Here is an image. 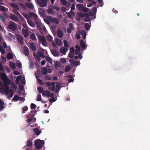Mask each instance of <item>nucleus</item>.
Instances as JSON below:
<instances>
[{"instance_id": "obj_45", "label": "nucleus", "mask_w": 150, "mask_h": 150, "mask_svg": "<svg viewBox=\"0 0 150 150\" xmlns=\"http://www.w3.org/2000/svg\"><path fill=\"white\" fill-rule=\"evenodd\" d=\"M22 113H24L26 111H27L28 110V107L27 106H25L24 107L22 108Z\"/></svg>"}, {"instance_id": "obj_15", "label": "nucleus", "mask_w": 150, "mask_h": 150, "mask_svg": "<svg viewBox=\"0 0 150 150\" xmlns=\"http://www.w3.org/2000/svg\"><path fill=\"white\" fill-rule=\"evenodd\" d=\"M38 144L42 145L44 144V141L43 140H41L40 139L36 140L35 141V145H36Z\"/></svg>"}, {"instance_id": "obj_11", "label": "nucleus", "mask_w": 150, "mask_h": 150, "mask_svg": "<svg viewBox=\"0 0 150 150\" xmlns=\"http://www.w3.org/2000/svg\"><path fill=\"white\" fill-rule=\"evenodd\" d=\"M24 52L25 56H28L29 54V50L28 47L26 46H24L23 47Z\"/></svg>"}, {"instance_id": "obj_61", "label": "nucleus", "mask_w": 150, "mask_h": 150, "mask_svg": "<svg viewBox=\"0 0 150 150\" xmlns=\"http://www.w3.org/2000/svg\"><path fill=\"white\" fill-rule=\"evenodd\" d=\"M69 28H70L72 30H74V27L73 26V24L72 23H70L69 24Z\"/></svg>"}, {"instance_id": "obj_37", "label": "nucleus", "mask_w": 150, "mask_h": 150, "mask_svg": "<svg viewBox=\"0 0 150 150\" xmlns=\"http://www.w3.org/2000/svg\"><path fill=\"white\" fill-rule=\"evenodd\" d=\"M37 90L38 91L39 93H42L43 91V89L42 87L39 86L37 87Z\"/></svg>"}, {"instance_id": "obj_4", "label": "nucleus", "mask_w": 150, "mask_h": 150, "mask_svg": "<svg viewBox=\"0 0 150 150\" xmlns=\"http://www.w3.org/2000/svg\"><path fill=\"white\" fill-rule=\"evenodd\" d=\"M76 8L80 11H82L86 13L88 11V8L84 7L83 5L81 4H79L76 5Z\"/></svg>"}, {"instance_id": "obj_13", "label": "nucleus", "mask_w": 150, "mask_h": 150, "mask_svg": "<svg viewBox=\"0 0 150 150\" xmlns=\"http://www.w3.org/2000/svg\"><path fill=\"white\" fill-rule=\"evenodd\" d=\"M17 39L20 44L22 45L24 44V42L23 41V39L22 37L20 35H18L17 36Z\"/></svg>"}, {"instance_id": "obj_9", "label": "nucleus", "mask_w": 150, "mask_h": 150, "mask_svg": "<svg viewBox=\"0 0 150 150\" xmlns=\"http://www.w3.org/2000/svg\"><path fill=\"white\" fill-rule=\"evenodd\" d=\"M9 17L14 21L16 22L19 20L18 18L13 14H11L9 16Z\"/></svg>"}, {"instance_id": "obj_39", "label": "nucleus", "mask_w": 150, "mask_h": 150, "mask_svg": "<svg viewBox=\"0 0 150 150\" xmlns=\"http://www.w3.org/2000/svg\"><path fill=\"white\" fill-rule=\"evenodd\" d=\"M84 27L87 30H89L90 29V26L88 23H86L84 25Z\"/></svg>"}, {"instance_id": "obj_17", "label": "nucleus", "mask_w": 150, "mask_h": 150, "mask_svg": "<svg viewBox=\"0 0 150 150\" xmlns=\"http://www.w3.org/2000/svg\"><path fill=\"white\" fill-rule=\"evenodd\" d=\"M27 22L29 25L31 26L34 27L35 26V24L30 19H28L27 20Z\"/></svg>"}, {"instance_id": "obj_3", "label": "nucleus", "mask_w": 150, "mask_h": 150, "mask_svg": "<svg viewBox=\"0 0 150 150\" xmlns=\"http://www.w3.org/2000/svg\"><path fill=\"white\" fill-rule=\"evenodd\" d=\"M48 1V0H35L36 3L42 7L47 6V2Z\"/></svg>"}, {"instance_id": "obj_51", "label": "nucleus", "mask_w": 150, "mask_h": 150, "mask_svg": "<svg viewBox=\"0 0 150 150\" xmlns=\"http://www.w3.org/2000/svg\"><path fill=\"white\" fill-rule=\"evenodd\" d=\"M55 64L56 66L59 67H62L61 64L58 61L56 62Z\"/></svg>"}, {"instance_id": "obj_22", "label": "nucleus", "mask_w": 150, "mask_h": 150, "mask_svg": "<svg viewBox=\"0 0 150 150\" xmlns=\"http://www.w3.org/2000/svg\"><path fill=\"white\" fill-rule=\"evenodd\" d=\"M30 47L31 50L33 51H36V47L35 44L33 43H30Z\"/></svg>"}, {"instance_id": "obj_23", "label": "nucleus", "mask_w": 150, "mask_h": 150, "mask_svg": "<svg viewBox=\"0 0 150 150\" xmlns=\"http://www.w3.org/2000/svg\"><path fill=\"white\" fill-rule=\"evenodd\" d=\"M55 40L56 43L57 45L59 46H61L62 45V41L60 40L58 38H56Z\"/></svg>"}, {"instance_id": "obj_40", "label": "nucleus", "mask_w": 150, "mask_h": 150, "mask_svg": "<svg viewBox=\"0 0 150 150\" xmlns=\"http://www.w3.org/2000/svg\"><path fill=\"white\" fill-rule=\"evenodd\" d=\"M20 98V97L17 95H15L12 99V100L15 101L18 100Z\"/></svg>"}, {"instance_id": "obj_62", "label": "nucleus", "mask_w": 150, "mask_h": 150, "mask_svg": "<svg viewBox=\"0 0 150 150\" xmlns=\"http://www.w3.org/2000/svg\"><path fill=\"white\" fill-rule=\"evenodd\" d=\"M16 66L19 68H21V63H20L19 62L16 63Z\"/></svg>"}, {"instance_id": "obj_52", "label": "nucleus", "mask_w": 150, "mask_h": 150, "mask_svg": "<svg viewBox=\"0 0 150 150\" xmlns=\"http://www.w3.org/2000/svg\"><path fill=\"white\" fill-rule=\"evenodd\" d=\"M37 107L36 105L32 103L30 105V108L31 109H35Z\"/></svg>"}, {"instance_id": "obj_56", "label": "nucleus", "mask_w": 150, "mask_h": 150, "mask_svg": "<svg viewBox=\"0 0 150 150\" xmlns=\"http://www.w3.org/2000/svg\"><path fill=\"white\" fill-rule=\"evenodd\" d=\"M69 57L70 58H72L74 56V53L70 52L68 55Z\"/></svg>"}, {"instance_id": "obj_29", "label": "nucleus", "mask_w": 150, "mask_h": 150, "mask_svg": "<svg viewBox=\"0 0 150 150\" xmlns=\"http://www.w3.org/2000/svg\"><path fill=\"white\" fill-rule=\"evenodd\" d=\"M41 71L43 74L45 75L47 73V69L45 67L42 68L41 69Z\"/></svg>"}, {"instance_id": "obj_63", "label": "nucleus", "mask_w": 150, "mask_h": 150, "mask_svg": "<svg viewBox=\"0 0 150 150\" xmlns=\"http://www.w3.org/2000/svg\"><path fill=\"white\" fill-rule=\"evenodd\" d=\"M75 4L74 3L72 5L71 8V10H74V9H75Z\"/></svg>"}, {"instance_id": "obj_28", "label": "nucleus", "mask_w": 150, "mask_h": 150, "mask_svg": "<svg viewBox=\"0 0 150 150\" xmlns=\"http://www.w3.org/2000/svg\"><path fill=\"white\" fill-rule=\"evenodd\" d=\"M13 56L11 53H8L7 54V59H13Z\"/></svg>"}, {"instance_id": "obj_43", "label": "nucleus", "mask_w": 150, "mask_h": 150, "mask_svg": "<svg viewBox=\"0 0 150 150\" xmlns=\"http://www.w3.org/2000/svg\"><path fill=\"white\" fill-rule=\"evenodd\" d=\"M77 15L81 18L84 17L85 16V14L82 12H78L77 13Z\"/></svg>"}, {"instance_id": "obj_30", "label": "nucleus", "mask_w": 150, "mask_h": 150, "mask_svg": "<svg viewBox=\"0 0 150 150\" xmlns=\"http://www.w3.org/2000/svg\"><path fill=\"white\" fill-rule=\"evenodd\" d=\"M34 131L35 133V134L37 135H39L41 132V131L38 130V129L36 128L34 129Z\"/></svg>"}, {"instance_id": "obj_48", "label": "nucleus", "mask_w": 150, "mask_h": 150, "mask_svg": "<svg viewBox=\"0 0 150 150\" xmlns=\"http://www.w3.org/2000/svg\"><path fill=\"white\" fill-rule=\"evenodd\" d=\"M71 69V68L70 67L67 66L65 68V71L66 72H67L69 71Z\"/></svg>"}, {"instance_id": "obj_49", "label": "nucleus", "mask_w": 150, "mask_h": 150, "mask_svg": "<svg viewBox=\"0 0 150 150\" xmlns=\"http://www.w3.org/2000/svg\"><path fill=\"white\" fill-rule=\"evenodd\" d=\"M75 47L77 49L76 50H75L76 52H77V53H78L80 51V48L79 46L78 45H76Z\"/></svg>"}, {"instance_id": "obj_26", "label": "nucleus", "mask_w": 150, "mask_h": 150, "mask_svg": "<svg viewBox=\"0 0 150 150\" xmlns=\"http://www.w3.org/2000/svg\"><path fill=\"white\" fill-rule=\"evenodd\" d=\"M89 15L88 14H86L85 15V18H84V21H85L89 22L91 20L89 17Z\"/></svg>"}, {"instance_id": "obj_32", "label": "nucleus", "mask_w": 150, "mask_h": 150, "mask_svg": "<svg viewBox=\"0 0 150 150\" xmlns=\"http://www.w3.org/2000/svg\"><path fill=\"white\" fill-rule=\"evenodd\" d=\"M21 75L18 76L16 77V82L17 84H19V82L21 80Z\"/></svg>"}, {"instance_id": "obj_42", "label": "nucleus", "mask_w": 150, "mask_h": 150, "mask_svg": "<svg viewBox=\"0 0 150 150\" xmlns=\"http://www.w3.org/2000/svg\"><path fill=\"white\" fill-rule=\"evenodd\" d=\"M35 147L37 149H40L42 148V145L39 144H38L36 145H35Z\"/></svg>"}, {"instance_id": "obj_16", "label": "nucleus", "mask_w": 150, "mask_h": 150, "mask_svg": "<svg viewBox=\"0 0 150 150\" xmlns=\"http://www.w3.org/2000/svg\"><path fill=\"white\" fill-rule=\"evenodd\" d=\"M51 52V53L55 57H58L59 56V53L55 50H52Z\"/></svg>"}, {"instance_id": "obj_46", "label": "nucleus", "mask_w": 150, "mask_h": 150, "mask_svg": "<svg viewBox=\"0 0 150 150\" xmlns=\"http://www.w3.org/2000/svg\"><path fill=\"white\" fill-rule=\"evenodd\" d=\"M0 51L1 53L3 54H4L5 53L4 50V49L2 46H0Z\"/></svg>"}, {"instance_id": "obj_59", "label": "nucleus", "mask_w": 150, "mask_h": 150, "mask_svg": "<svg viewBox=\"0 0 150 150\" xmlns=\"http://www.w3.org/2000/svg\"><path fill=\"white\" fill-rule=\"evenodd\" d=\"M47 11L48 13L50 14H51L53 12L52 9L51 8L48 9L47 10Z\"/></svg>"}, {"instance_id": "obj_19", "label": "nucleus", "mask_w": 150, "mask_h": 150, "mask_svg": "<svg viewBox=\"0 0 150 150\" xmlns=\"http://www.w3.org/2000/svg\"><path fill=\"white\" fill-rule=\"evenodd\" d=\"M42 95L43 96H50V92L48 91H44L42 93Z\"/></svg>"}, {"instance_id": "obj_55", "label": "nucleus", "mask_w": 150, "mask_h": 150, "mask_svg": "<svg viewBox=\"0 0 150 150\" xmlns=\"http://www.w3.org/2000/svg\"><path fill=\"white\" fill-rule=\"evenodd\" d=\"M37 53L38 55L42 58H44L45 56L43 55V53L42 52H37Z\"/></svg>"}, {"instance_id": "obj_5", "label": "nucleus", "mask_w": 150, "mask_h": 150, "mask_svg": "<svg viewBox=\"0 0 150 150\" xmlns=\"http://www.w3.org/2000/svg\"><path fill=\"white\" fill-rule=\"evenodd\" d=\"M17 24L13 21H10L8 25V28L14 31L17 29Z\"/></svg>"}, {"instance_id": "obj_35", "label": "nucleus", "mask_w": 150, "mask_h": 150, "mask_svg": "<svg viewBox=\"0 0 150 150\" xmlns=\"http://www.w3.org/2000/svg\"><path fill=\"white\" fill-rule=\"evenodd\" d=\"M51 17V16H47L46 18L44 19V21L47 24H50V20L48 19V17Z\"/></svg>"}, {"instance_id": "obj_10", "label": "nucleus", "mask_w": 150, "mask_h": 150, "mask_svg": "<svg viewBox=\"0 0 150 150\" xmlns=\"http://www.w3.org/2000/svg\"><path fill=\"white\" fill-rule=\"evenodd\" d=\"M60 1L63 6L67 5V6H69L71 5L70 2H68L66 0H60Z\"/></svg>"}, {"instance_id": "obj_54", "label": "nucleus", "mask_w": 150, "mask_h": 150, "mask_svg": "<svg viewBox=\"0 0 150 150\" xmlns=\"http://www.w3.org/2000/svg\"><path fill=\"white\" fill-rule=\"evenodd\" d=\"M82 38L83 39H85L86 38V33L85 32H82L81 33Z\"/></svg>"}, {"instance_id": "obj_27", "label": "nucleus", "mask_w": 150, "mask_h": 150, "mask_svg": "<svg viewBox=\"0 0 150 150\" xmlns=\"http://www.w3.org/2000/svg\"><path fill=\"white\" fill-rule=\"evenodd\" d=\"M18 11H19V10L16 9H13L12 12L14 14L18 16V17H19L21 16V15L19 13Z\"/></svg>"}, {"instance_id": "obj_12", "label": "nucleus", "mask_w": 150, "mask_h": 150, "mask_svg": "<svg viewBox=\"0 0 150 150\" xmlns=\"http://www.w3.org/2000/svg\"><path fill=\"white\" fill-rule=\"evenodd\" d=\"M10 5L12 7L14 8L13 9L19 10V8L17 4L13 3H11Z\"/></svg>"}, {"instance_id": "obj_6", "label": "nucleus", "mask_w": 150, "mask_h": 150, "mask_svg": "<svg viewBox=\"0 0 150 150\" xmlns=\"http://www.w3.org/2000/svg\"><path fill=\"white\" fill-rule=\"evenodd\" d=\"M39 40L41 42L43 45L46 46L47 45V43L46 42V40L45 37L40 35L38 37Z\"/></svg>"}, {"instance_id": "obj_20", "label": "nucleus", "mask_w": 150, "mask_h": 150, "mask_svg": "<svg viewBox=\"0 0 150 150\" xmlns=\"http://www.w3.org/2000/svg\"><path fill=\"white\" fill-rule=\"evenodd\" d=\"M80 45L81 47L83 49L86 48V46L85 42L82 40H81L80 42Z\"/></svg>"}, {"instance_id": "obj_21", "label": "nucleus", "mask_w": 150, "mask_h": 150, "mask_svg": "<svg viewBox=\"0 0 150 150\" xmlns=\"http://www.w3.org/2000/svg\"><path fill=\"white\" fill-rule=\"evenodd\" d=\"M22 31L24 37H28L29 34L27 30L24 28H23L22 30Z\"/></svg>"}, {"instance_id": "obj_8", "label": "nucleus", "mask_w": 150, "mask_h": 150, "mask_svg": "<svg viewBox=\"0 0 150 150\" xmlns=\"http://www.w3.org/2000/svg\"><path fill=\"white\" fill-rule=\"evenodd\" d=\"M35 14V13H33L30 12L28 14L26 13H23V15L25 18H30L33 17Z\"/></svg>"}, {"instance_id": "obj_41", "label": "nucleus", "mask_w": 150, "mask_h": 150, "mask_svg": "<svg viewBox=\"0 0 150 150\" xmlns=\"http://www.w3.org/2000/svg\"><path fill=\"white\" fill-rule=\"evenodd\" d=\"M30 38L33 40L35 41L36 40V38L35 35L34 34H32L30 35Z\"/></svg>"}, {"instance_id": "obj_18", "label": "nucleus", "mask_w": 150, "mask_h": 150, "mask_svg": "<svg viewBox=\"0 0 150 150\" xmlns=\"http://www.w3.org/2000/svg\"><path fill=\"white\" fill-rule=\"evenodd\" d=\"M60 52L63 54H64L65 52L68 50L67 48L64 47H62L60 49Z\"/></svg>"}, {"instance_id": "obj_60", "label": "nucleus", "mask_w": 150, "mask_h": 150, "mask_svg": "<svg viewBox=\"0 0 150 150\" xmlns=\"http://www.w3.org/2000/svg\"><path fill=\"white\" fill-rule=\"evenodd\" d=\"M45 79L48 80H51V78L48 75H46L45 76Z\"/></svg>"}, {"instance_id": "obj_64", "label": "nucleus", "mask_w": 150, "mask_h": 150, "mask_svg": "<svg viewBox=\"0 0 150 150\" xmlns=\"http://www.w3.org/2000/svg\"><path fill=\"white\" fill-rule=\"evenodd\" d=\"M61 10L62 12H64L66 11V9L64 7L62 6L61 7Z\"/></svg>"}, {"instance_id": "obj_2", "label": "nucleus", "mask_w": 150, "mask_h": 150, "mask_svg": "<svg viewBox=\"0 0 150 150\" xmlns=\"http://www.w3.org/2000/svg\"><path fill=\"white\" fill-rule=\"evenodd\" d=\"M33 18L34 19L35 22L37 25V28L39 30L40 32H41L42 31V29L41 27L42 25V23H41L40 20L38 16L35 13L34 15Z\"/></svg>"}, {"instance_id": "obj_44", "label": "nucleus", "mask_w": 150, "mask_h": 150, "mask_svg": "<svg viewBox=\"0 0 150 150\" xmlns=\"http://www.w3.org/2000/svg\"><path fill=\"white\" fill-rule=\"evenodd\" d=\"M0 78L2 79L7 78V76L5 74L1 73L0 75Z\"/></svg>"}, {"instance_id": "obj_24", "label": "nucleus", "mask_w": 150, "mask_h": 150, "mask_svg": "<svg viewBox=\"0 0 150 150\" xmlns=\"http://www.w3.org/2000/svg\"><path fill=\"white\" fill-rule=\"evenodd\" d=\"M57 35H58V37L59 38H61L63 36V34L62 32L60 29H59L57 30Z\"/></svg>"}, {"instance_id": "obj_53", "label": "nucleus", "mask_w": 150, "mask_h": 150, "mask_svg": "<svg viewBox=\"0 0 150 150\" xmlns=\"http://www.w3.org/2000/svg\"><path fill=\"white\" fill-rule=\"evenodd\" d=\"M10 64L11 67L13 69H15L16 66L14 63L11 62Z\"/></svg>"}, {"instance_id": "obj_36", "label": "nucleus", "mask_w": 150, "mask_h": 150, "mask_svg": "<svg viewBox=\"0 0 150 150\" xmlns=\"http://www.w3.org/2000/svg\"><path fill=\"white\" fill-rule=\"evenodd\" d=\"M47 40L49 42H51L52 40V37L50 35L47 36L46 37Z\"/></svg>"}, {"instance_id": "obj_38", "label": "nucleus", "mask_w": 150, "mask_h": 150, "mask_svg": "<svg viewBox=\"0 0 150 150\" xmlns=\"http://www.w3.org/2000/svg\"><path fill=\"white\" fill-rule=\"evenodd\" d=\"M45 58L46 61L49 63H51L52 62V59L50 57L46 56L45 57Z\"/></svg>"}, {"instance_id": "obj_14", "label": "nucleus", "mask_w": 150, "mask_h": 150, "mask_svg": "<svg viewBox=\"0 0 150 150\" xmlns=\"http://www.w3.org/2000/svg\"><path fill=\"white\" fill-rule=\"evenodd\" d=\"M31 118H29L27 120V122L29 123H30L31 121L34 122L36 120V118L35 117H33V115H31Z\"/></svg>"}, {"instance_id": "obj_25", "label": "nucleus", "mask_w": 150, "mask_h": 150, "mask_svg": "<svg viewBox=\"0 0 150 150\" xmlns=\"http://www.w3.org/2000/svg\"><path fill=\"white\" fill-rule=\"evenodd\" d=\"M25 5L29 8L33 9L34 8L33 4L31 3H26Z\"/></svg>"}, {"instance_id": "obj_33", "label": "nucleus", "mask_w": 150, "mask_h": 150, "mask_svg": "<svg viewBox=\"0 0 150 150\" xmlns=\"http://www.w3.org/2000/svg\"><path fill=\"white\" fill-rule=\"evenodd\" d=\"M18 4L21 8L24 10H25L26 9V6L24 5L23 3H19Z\"/></svg>"}, {"instance_id": "obj_34", "label": "nucleus", "mask_w": 150, "mask_h": 150, "mask_svg": "<svg viewBox=\"0 0 150 150\" xmlns=\"http://www.w3.org/2000/svg\"><path fill=\"white\" fill-rule=\"evenodd\" d=\"M6 10H8L7 8H5L4 6L0 5V10L2 12H5L6 11Z\"/></svg>"}, {"instance_id": "obj_31", "label": "nucleus", "mask_w": 150, "mask_h": 150, "mask_svg": "<svg viewBox=\"0 0 150 150\" xmlns=\"http://www.w3.org/2000/svg\"><path fill=\"white\" fill-rule=\"evenodd\" d=\"M27 145L25 146H31L33 144V143L32 140H28L27 142Z\"/></svg>"}, {"instance_id": "obj_58", "label": "nucleus", "mask_w": 150, "mask_h": 150, "mask_svg": "<svg viewBox=\"0 0 150 150\" xmlns=\"http://www.w3.org/2000/svg\"><path fill=\"white\" fill-rule=\"evenodd\" d=\"M60 61L63 63H65L67 62L66 59L65 58H60Z\"/></svg>"}, {"instance_id": "obj_47", "label": "nucleus", "mask_w": 150, "mask_h": 150, "mask_svg": "<svg viewBox=\"0 0 150 150\" xmlns=\"http://www.w3.org/2000/svg\"><path fill=\"white\" fill-rule=\"evenodd\" d=\"M36 100L37 101H41L42 100L41 96L40 94H38Z\"/></svg>"}, {"instance_id": "obj_7", "label": "nucleus", "mask_w": 150, "mask_h": 150, "mask_svg": "<svg viewBox=\"0 0 150 150\" xmlns=\"http://www.w3.org/2000/svg\"><path fill=\"white\" fill-rule=\"evenodd\" d=\"M48 19L52 23H54L56 24H58L59 23V21L57 18H53L52 16L48 17Z\"/></svg>"}, {"instance_id": "obj_50", "label": "nucleus", "mask_w": 150, "mask_h": 150, "mask_svg": "<svg viewBox=\"0 0 150 150\" xmlns=\"http://www.w3.org/2000/svg\"><path fill=\"white\" fill-rule=\"evenodd\" d=\"M56 86L57 89L60 90L61 87V83H56Z\"/></svg>"}, {"instance_id": "obj_1", "label": "nucleus", "mask_w": 150, "mask_h": 150, "mask_svg": "<svg viewBox=\"0 0 150 150\" xmlns=\"http://www.w3.org/2000/svg\"><path fill=\"white\" fill-rule=\"evenodd\" d=\"M4 83L5 85L4 88V91L6 95L9 94L8 98L9 99H10L13 96L14 94L13 91V90L9 89V87L7 85L10 84L9 81H4Z\"/></svg>"}, {"instance_id": "obj_57", "label": "nucleus", "mask_w": 150, "mask_h": 150, "mask_svg": "<svg viewBox=\"0 0 150 150\" xmlns=\"http://www.w3.org/2000/svg\"><path fill=\"white\" fill-rule=\"evenodd\" d=\"M64 46L66 47H68L69 45L68 43V42L67 40H64Z\"/></svg>"}]
</instances>
